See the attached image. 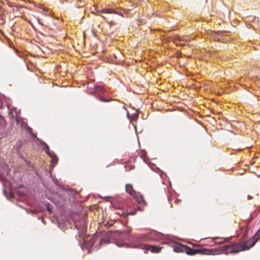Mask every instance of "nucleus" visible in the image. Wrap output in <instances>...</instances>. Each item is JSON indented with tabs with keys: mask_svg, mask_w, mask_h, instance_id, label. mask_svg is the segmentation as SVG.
I'll use <instances>...</instances> for the list:
<instances>
[{
	"mask_svg": "<svg viewBox=\"0 0 260 260\" xmlns=\"http://www.w3.org/2000/svg\"><path fill=\"white\" fill-rule=\"evenodd\" d=\"M99 13L106 14H119V13L112 8H105L99 11Z\"/></svg>",
	"mask_w": 260,
	"mask_h": 260,
	"instance_id": "obj_6",
	"label": "nucleus"
},
{
	"mask_svg": "<svg viewBox=\"0 0 260 260\" xmlns=\"http://www.w3.org/2000/svg\"><path fill=\"white\" fill-rule=\"evenodd\" d=\"M219 32L214 33L212 35V38L216 41H219L220 38H219Z\"/></svg>",
	"mask_w": 260,
	"mask_h": 260,
	"instance_id": "obj_15",
	"label": "nucleus"
},
{
	"mask_svg": "<svg viewBox=\"0 0 260 260\" xmlns=\"http://www.w3.org/2000/svg\"><path fill=\"white\" fill-rule=\"evenodd\" d=\"M258 238V239H260V236H259L258 238Z\"/></svg>",
	"mask_w": 260,
	"mask_h": 260,
	"instance_id": "obj_20",
	"label": "nucleus"
},
{
	"mask_svg": "<svg viewBox=\"0 0 260 260\" xmlns=\"http://www.w3.org/2000/svg\"><path fill=\"white\" fill-rule=\"evenodd\" d=\"M96 92L104 93L105 89L103 86L101 85H95L94 87Z\"/></svg>",
	"mask_w": 260,
	"mask_h": 260,
	"instance_id": "obj_10",
	"label": "nucleus"
},
{
	"mask_svg": "<svg viewBox=\"0 0 260 260\" xmlns=\"http://www.w3.org/2000/svg\"><path fill=\"white\" fill-rule=\"evenodd\" d=\"M10 197L11 198H14V196H13V193L12 192L10 193Z\"/></svg>",
	"mask_w": 260,
	"mask_h": 260,
	"instance_id": "obj_18",
	"label": "nucleus"
},
{
	"mask_svg": "<svg viewBox=\"0 0 260 260\" xmlns=\"http://www.w3.org/2000/svg\"><path fill=\"white\" fill-rule=\"evenodd\" d=\"M121 232L119 231H109L106 233L105 237L102 238L100 241V244L102 245L104 243H110L111 239H116L120 235Z\"/></svg>",
	"mask_w": 260,
	"mask_h": 260,
	"instance_id": "obj_3",
	"label": "nucleus"
},
{
	"mask_svg": "<svg viewBox=\"0 0 260 260\" xmlns=\"http://www.w3.org/2000/svg\"><path fill=\"white\" fill-rule=\"evenodd\" d=\"M44 149L46 153L49 156H51V155L52 154V153L50 152L49 146L46 144H45V146Z\"/></svg>",
	"mask_w": 260,
	"mask_h": 260,
	"instance_id": "obj_13",
	"label": "nucleus"
},
{
	"mask_svg": "<svg viewBox=\"0 0 260 260\" xmlns=\"http://www.w3.org/2000/svg\"><path fill=\"white\" fill-rule=\"evenodd\" d=\"M101 17L108 23L110 27L115 25V22L113 21H110L108 18L105 17L104 16L102 15Z\"/></svg>",
	"mask_w": 260,
	"mask_h": 260,
	"instance_id": "obj_11",
	"label": "nucleus"
},
{
	"mask_svg": "<svg viewBox=\"0 0 260 260\" xmlns=\"http://www.w3.org/2000/svg\"><path fill=\"white\" fill-rule=\"evenodd\" d=\"M140 247V248L146 250L145 253H147L148 250H150L152 252L158 253L161 249V248H159L157 246H151L147 244H142L141 245Z\"/></svg>",
	"mask_w": 260,
	"mask_h": 260,
	"instance_id": "obj_4",
	"label": "nucleus"
},
{
	"mask_svg": "<svg viewBox=\"0 0 260 260\" xmlns=\"http://www.w3.org/2000/svg\"><path fill=\"white\" fill-rule=\"evenodd\" d=\"M185 245H178L174 247V250L176 252H184V247Z\"/></svg>",
	"mask_w": 260,
	"mask_h": 260,
	"instance_id": "obj_9",
	"label": "nucleus"
},
{
	"mask_svg": "<svg viewBox=\"0 0 260 260\" xmlns=\"http://www.w3.org/2000/svg\"><path fill=\"white\" fill-rule=\"evenodd\" d=\"M214 240H218V241H216L215 242V243H217V244H221V243H223L226 242L228 240V239H225V238H224V239H222V238L218 239L217 237L214 238Z\"/></svg>",
	"mask_w": 260,
	"mask_h": 260,
	"instance_id": "obj_12",
	"label": "nucleus"
},
{
	"mask_svg": "<svg viewBox=\"0 0 260 260\" xmlns=\"http://www.w3.org/2000/svg\"><path fill=\"white\" fill-rule=\"evenodd\" d=\"M258 240V238H254L252 237L249 240L246 241L245 242H243V245H244V250H246L253 247L255 243L257 242Z\"/></svg>",
	"mask_w": 260,
	"mask_h": 260,
	"instance_id": "obj_5",
	"label": "nucleus"
},
{
	"mask_svg": "<svg viewBox=\"0 0 260 260\" xmlns=\"http://www.w3.org/2000/svg\"><path fill=\"white\" fill-rule=\"evenodd\" d=\"M47 210H48V211L50 213H51V209L49 208V205H48V206H47Z\"/></svg>",
	"mask_w": 260,
	"mask_h": 260,
	"instance_id": "obj_19",
	"label": "nucleus"
},
{
	"mask_svg": "<svg viewBox=\"0 0 260 260\" xmlns=\"http://www.w3.org/2000/svg\"><path fill=\"white\" fill-rule=\"evenodd\" d=\"M134 197L136 198L139 204H142L144 206L146 205V203L141 194L137 193Z\"/></svg>",
	"mask_w": 260,
	"mask_h": 260,
	"instance_id": "obj_7",
	"label": "nucleus"
},
{
	"mask_svg": "<svg viewBox=\"0 0 260 260\" xmlns=\"http://www.w3.org/2000/svg\"><path fill=\"white\" fill-rule=\"evenodd\" d=\"M175 202V203H176V204H178V203H181V200H180V199H177V200H176L175 201V202Z\"/></svg>",
	"mask_w": 260,
	"mask_h": 260,
	"instance_id": "obj_17",
	"label": "nucleus"
},
{
	"mask_svg": "<svg viewBox=\"0 0 260 260\" xmlns=\"http://www.w3.org/2000/svg\"><path fill=\"white\" fill-rule=\"evenodd\" d=\"M125 189L127 192L132 196H135L137 193V192H136L133 189V186L131 184L126 185Z\"/></svg>",
	"mask_w": 260,
	"mask_h": 260,
	"instance_id": "obj_8",
	"label": "nucleus"
},
{
	"mask_svg": "<svg viewBox=\"0 0 260 260\" xmlns=\"http://www.w3.org/2000/svg\"><path fill=\"white\" fill-rule=\"evenodd\" d=\"M52 157V162L53 164H56L57 162L58 158L56 155H53V154L50 156Z\"/></svg>",
	"mask_w": 260,
	"mask_h": 260,
	"instance_id": "obj_14",
	"label": "nucleus"
},
{
	"mask_svg": "<svg viewBox=\"0 0 260 260\" xmlns=\"http://www.w3.org/2000/svg\"><path fill=\"white\" fill-rule=\"evenodd\" d=\"M243 247V242H240L235 244L224 245L222 247V250L226 254L229 253H238L245 250Z\"/></svg>",
	"mask_w": 260,
	"mask_h": 260,
	"instance_id": "obj_2",
	"label": "nucleus"
},
{
	"mask_svg": "<svg viewBox=\"0 0 260 260\" xmlns=\"http://www.w3.org/2000/svg\"><path fill=\"white\" fill-rule=\"evenodd\" d=\"M184 250L188 255H195L196 254H201L204 255H214V252L217 251L215 249H208L206 248L202 249H192L187 246H184Z\"/></svg>",
	"mask_w": 260,
	"mask_h": 260,
	"instance_id": "obj_1",
	"label": "nucleus"
},
{
	"mask_svg": "<svg viewBox=\"0 0 260 260\" xmlns=\"http://www.w3.org/2000/svg\"><path fill=\"white\" fill-rule=\"evenodd\" d=\"M98 99L99 100H100V101H101V102H108L110 101V100H109L106 99L104 98H103V97H102V96H99V97L98 98Z\"/></svg>",
	"mask_w": 260,
	"mask_h": 260,
	"instance_id": "obj_16",
	"label": "nucleus"
}]
</instances>
